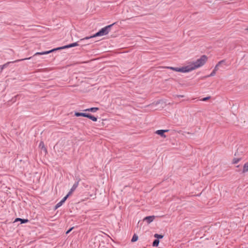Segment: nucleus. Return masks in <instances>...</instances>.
Masks as SVG:
<instances>
[{
  "mask_svg": "<svg viewBox=\"0 0 248 248\" xmlns=\"http://www.w3.org/2000/svg\"><path fill=\"white\" fill-rule=\"evenodd\" d=\"M75 115L77 117L82 116V117H86L87 113H80V112H76L75 113Z\"/></svg>",
  "mask_w": 248,
  "mask_h": 248,
  "instance_id": "15",
  "label": "nucleus"
},
{
  "mask_svg": "<svg viewBox=\"0 0 248 248\" xmlns=\"http://www.w3.org/2000/svg\"><path fill=\"white\" fill-rule=\"evenodd\" d=\"M248 171V162H246L244 164L242 172L243 173H246Z\"/></svg>",
  "mask_w": 248,
  "mask_h": 248,
  "instance_id": "10",
  "label": "nucleus"
},
{
  "mask_svg": "<svg viewBox=\"0 0 248 248\" xmlns=\"http://www.w3.org/2000/svg\"><path fill=\"white\" fill-rule=\"evenodd\" d=\"M79 46L78 43L76 42V43H72V44H71L68 45H66V46H63L62 47H58L56 48H54V49H51L49 51H45V52H36L34 55V56L47 54H49L51 52H52L55 51L57 50H61V49H65V48H68L72 47H74V46Z\"/></svg>",
  "mask_w": 248,
  "mask_h": 248,
  "instance_id": "2",
  "label": "nucleus"
},
{
  "mask_svg": "<svg viewBox=\"0 0 248 248\" xmlns=\"http://www.w3.org/2000/svg\"><path fill=\"white\" fill-rule=\"evenodd\" d=\"M31 58V57H29V58H25V59H21V60H16L14 62H19V61H24V60H29Z\"/></svg>",
  "mask_w": 248,
  "mask_h": 248,
  "instance_id": "19",
  "label": "nucleus"
},
{
  "mask_svg": "<svg viewBox=\"0 0 248 248\" xmlns=\"http://www.w3.org/2000/svg\"><path fill=\"white\" fill-rule=\"evenodd\" d=\"M98 110H99V108H90L86 109L84 110V111H91V112H95Z\"/></svg>",
  "mask_w": 248,
  "mask_h": 248,
  "instance_id": "11",
  "label": "nucleus"
},
{
  "mask_svg": "<svg viewBox=\"0 0 248 248\" xmlns=\"http://www.w3.org/2000/svg\"><path fill=\"white\" fill-rule=\"evenodd\" d=\"M242 157H234V158H233V159L232 160V164H237L238 162H239L241 159H242Z\"/></svg>",
  "mask_w": 248,
  "mask_h": 248,
  "instance_id": "8",
  "label": "nucleus"
},
{
  "mask_svg": "<svg viewBox=\"0 0 248 248\" xmlns=\"http://www.w3.org/2000/svg\"><path fill=\"white\" fill-rule=\"evenodd\" d=\"M73 229V228H70L69 230H68V231L66 232V234L69 233V232L72 231V230Z\"/></svg>",
  "mask_w": 248,
  "mask_h": 248,
  "instance_id": "23",
  "label": "nucleus"
},
{
  "mask_svg": "<svg viewBox=\"0 0 248 248\" xmlns=\"http://www.w3.org/2000/svg\"><path fill=\"white\" fill-rule=\"evenodd\" d=\"M154 237L157 239H159V238H162L163 236L161 234H158L156 233L154 235Z\"/></svg>",
  "mask_w": 248,
  "mask_h": 248,
  "instance_id": "18",
  "label": "nucleus"
},
{
  "mask_svg": "<svg viewBox=\"0 0 248 248\" xmlns=\"http://www.w3.org/2000/svg\"><path fill=\"white\" fill-rule=\"evenodd\" d=\"M21 218H17L16 219L15 222H16V221H21Z\"/></svg>",
  "mask_w": 248,
  "mask_h": 248,
  "instance_id": "24",
  "label": "nucleus"
},
{
  "mask_svg": "<svg viewBox=\"0 0 248 248\" xmlns=\"http://www.w3.org/2000/svg\"><path fill=\"white\" fill-rule=\"evenodd\" d=\"M169 130H158L155 131V133L156 134H158V135H160L162 137L165 138H166V136L164 134L165 133L168 132Z\"/></svg>",
  "mask_w": 248,
  "mask_h": 248,
  "instance_id": "5",
  "label": "nucleus"
},
{
  "mask_svg": "<svg viewBox=\"0 0 248 248\" xmlns=\"http://www.w3.org/2000/svg\"><path fill=\"white\" fill-rule=\"evenodd\" d=\"M28 222V219H21V223H27Z\"/></svg>",
  "mask_w": 248,
  "mask_h": 248,
  "instance_id": "21",
  "label": "nucleus"
},
{
  "mask_svg": "<svg viewBox=\"0 0 248 248\" xmlns=\"http://www.w3.org/2000/svg\"><path fill=\"white\" fill-rule=\"evenodd\" d=\"M159 243V241L158 239H155L154 240L153 243V246L154 247H157Z\"/></svg>",
  "mask_w": 248,
  "mask_h": 248,
  "instance_id": "16",
  "label": "nucleus"
},
{
  "mask_svg": "<svg viewBox=\"0 0 248 248\" xmlns=\"http://www.w3.org/2000/svg\"><path fill=\"white\" fill-rule=\"evenodd\" d=\"M39 148H40L42 149H44L45 152H46V148L45 146V144L43 141H41L39 145Z\"/></svg>",
  "mask_w": 248,
  "mask_h": 248,
  "instance_id": "14",
  "label": "nucleus"
},
{
  "mask_svg": "<svg viewBox=\"0 0 248 248\" xmlns=\"http://www.w3.org/2000/svg\"><path fill=\"white\" fill-rule=\"evenodd\" d=\"M224 62V61H221L220 62H218V63L216 65V66L215 67V68H214V70L216 71V72L219 69V67L220 66V65Z\"/></svg>",
  "mask_w": 248,
  "mask_h": 248,
  "instance_id": "13",
  "label": "nucleus"
},
{
  "mask_svg": "<svg viewBox=\"0 0 248 248\" xmlns=\"http://www.w3.org/2000/svg\"><path fill=\"white\" fill-rule=\"evenodd\" d=\"M155 218V216H148L146 217L145 218H144L143 220L146 221L147 223H150L151 222H152L154 219Z\"/></svg>",
  "mask_w": 248,
  "mask_h": 248,
  "instance_id": "6",
  "label": "nucleus"
},
{
  "mask_svg": "<svg viewBox=\"0 0 248 248\" xmlns=\"http://www.w3.org/2000/svg\"><path fill=\"white\" fill-rule=\"evenodd\" d=\"M210 98V96L206 97L201 99L200 100L202 101H206Z\"/></svg>",
  "mask_w": 248,
  "mask_h": 248,
  "instance_id": "20",
  "label": "nucleus"
},
{
  "mask_svg": "<svg viewBox=\"0 0 248 248\" xmlns=\"http://www.w3.org/2000/svg\"><path fill=\"white\" fill-rule=\"evenodd\" d=\"M114 24H112L111 25H108V26H106L105 28H102L99 31L97 32L95 34H94L93 36H90V37H86L84 38L81 39L80 40V41H82L84 40L89 39L90 38H91L92 37L99 36H103L104 35H106L108 33L109 31V29Z\"/></svg>",
  "mask_w": 248,
  "mask_h": 248,
  "instance_id": "3",
  "label": "nucleus"
},
{
  "mask_svg": "<svg viewBox=\"0 0 248 248\" xmlns=\"http://www.w3.org/2000/svg\"><path fill=\"white\" fill-rule=\"evenodd\" d=\"M67 196H65L59 202H58L55 206L56 209H57L58 208L61 206L62 204L65 202V201L67 199Z\"/></svg>",
  "mask_w": 248,
  "mask_h": 248,
  "instance_id": "7",
  "label": "nucleus"
},
{
  "mask_svg": "<svg viewBox=\"0 0 248 248\" xmlns=\"http://www.w3.org/2000/svg\"><path fill=\"white\" fill-rule=\"evenodd\" d=\"M78 186V182L75 183L73 185V186L72 187L70 190L69 191V192H68V193L67 194V195L66 196H67V198H68L69 196L72 195L73 192L76 190V189L77 188Z\"/></svg>",
  "mask_w": 248,
  "mask_h": 248,
  "instance_id": "4",
  "label": "nucleus"
},
{
  "mask_svg": "<svg viewBox=\"0 0 248 248\" xmlns=\"http://www.w3.org/2000/svg\"><path fill=\"white\" fill-rule=\"evenodd\" d=\"M245 31L248 32V27L245 29Z\"/></svg>",
  "mask_w": 248,
  "mask_h": 248,
  "instance_id": "26",
  "label": "nucleus"
},
{
  "mask_svg": "<svg viewBox=\"0 0 248 248\" xmlns=\"http://www.w3.org/2000/svg\"><path fill=\"white\" fill-rule=\"evenodd\" d=\"M244 148L242 147H240L238 148L237 152L235 153V156L239 155V153L240 152L241 153V155H244V152L243 151Z\"/></svg>",
  "mask_w": 248,
  "mask_h": 248,
  "instance_id": "9",
  "label": "nucleus"
},
{
  "mask_svg": "<svg viewBox=\"0 0 248 248\" xmlns=\"http://www.w3.org/2000/svg\"><path fill=\"white\" fill-rule=\"evenodd\" d=\"M86 117L89 118L94 122L97 121V118L90 114H87Z\"/></svg>",
  "mask_w": 248,
  "mask_h": 248,
  "instance_id": "12",
  "label": "nucleus"
},
{
  "mask_svg": "<svg viewBox=\"0 0 248 248\" xmlns=\"http://www.w3.org/2000/svg\"><path fill=\"white\" fill-rule=\"evenodd\" d=\"M138 236L136 234H134L133 236V237L131 239V241L133 242H136L138 240Z\"/></svg>",
  "mask_w": 248,
  "mask_h": 248,
  "instance_id": "17",
  "label": "nucleus"
},
{
  "mask_svg": "<svg viewBox=\"0 0 248 248\" xmlns=\"http://www.w3.org/2000/svg\"><path fill=\"white\" fill-rule=\"evenodd\" d=\"M177 97H184V96L183 95H177Z\"/></svg>",
  "mask_w": 248,
  "mask_h": 248,
  "instance_id": "25",
  "label": "nucleus"
},
{
  "mask_svg": "<svg viewBox=\"0 0 248 248\" xmlns=\"http://www.w3.org/2000/svg\"><path fill=\"white\" fill-rule=\"evenodd\" d=\"M216 73V71H215L214 70H213V71H212V72L210 74V76H210V77L214 76L215 75Z\"/></svg>",
  "mask_w": 248,
  "mask_h": 248,
  "instance_id": "22",
  "label": "nucleus"
},
{
  "mask_svg": "<svg viewBox=\"0 0 248 248\" xmlns=\"http://www.w3.org/2000/svg\"><path fill=\"white\" fill-rule=\"evenodd\" d=\"M207 60V57L204 55H202L195 62H188V64L186 66H184L181 68L166 66L163 67V68L170 69L176 72L187 73L202 67L206 63Z\"/></svg>",
  "mask_w": 248,
  "mask_h": 248,
  "instance_id": "1",
  "label": "nucleus"
}]
</instances>
